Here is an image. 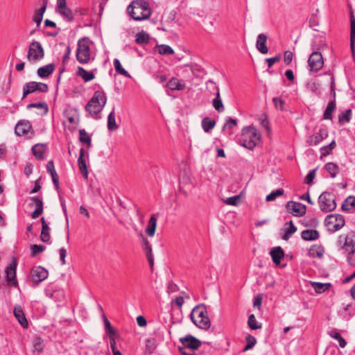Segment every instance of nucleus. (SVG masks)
<instances>
[{
  "label": "nucleus",
  "instance_id": "nucleus-35",
  "mask_svg": "<svg viewBox=\"0 0 355 355\" xmlns=\"http://www.w3.org/2000/svg\"><path fill=\"white\" fill-rule=\"evenodd\" d=\"M44 13V4H43L38 10H35L32 19L37 26L39 27L42 21L43 15Z\"/></svg>",
  "mask_w": 355,
  "mask_h": 355
},
{
  "label": "nucleus",
  "instance_id": "nucleus-19",
  "mask_svg": "<svg viewBox=\"0 0 355 355\" xmlns=\"http://www.w3.org/2000/svg\"><path fill=\"white\" fill-rule=\"evenodd\" d=\"M44 268L42 266L35 267L31 271V278L33 283L39 284L44 280Z\"/></svg>",
  "mask_w": 355,
  "mask_h": 355
},
{
  "label": "nucleus",
  "instance_id": "nucleus-18",
  "mask_svg": "<svg viewBox=\"0 0 355 355\" xmlns=\"http://www.w3.org/2000/svg\"><path fill=\"white\" fill-rule=\"evenodd\" d=\"M46 169L51 177L52 182L56 190L60 189L59 175L57 173L53 160H50L46 164Z\"/></svg>",
  "mask_w": 355,
  "mask_h": 355
},
{
  "label": "nucleus",
  "instance_id": "nucleus-21",
  "mask_svg": "<svg viewBox=\"0 0 355 355\" xmlns=\"http://www.w3.org/2000/svg\"><path fill=\"white\" fill-rule=\"evenodd\" d=\"M14 315L23 327H28V321L21 306L16 305L14 308Z\"/></svg>",
  "mask_w": 355,
  "mask_h": 355
},
{
  "label": "nucleus",
  "instance_id": "nucleus-47",
  "mask_svg": "<svg viewBox=\"0 0 355 355\" xmlns=\"http://www.w3.org/2000/svg\"><path fill=\"white\" fill-rule=\"evenodd\" d=\"M284 192V191L283 189H278L275 191H273L266 196V200L268 202L275 200L277 196L283 195Z\"/></svg>",
  "mask_w": 355,
  "mask_h": 355
},
{
  "label": "nucleus",
  "instance_id": "nucleus-33",
  "mask_svg": "<svg viewBox=\"0 0 355 355\" xmlns=\"http://www.w3.org/2000/svg\"><path fill=\"white\" fill-rule=\"evenodd\" d=\"M32 152L34 156L38 159H43L44 157V144H37L32 147Z\"/></svg>",
  "mask_w": 355,
  "mask_h": 355
},
{
  "label": "nucleus",
  "instance_id": "nucleus-26",
  "mask_svg": "<svg viewBox=\"0 0 355 355\" xmlns=\"http://www.w3.org/2000/svg\"><path fill=\"white\" fill-rule=\"evenodd\" d=\"M301 236L304 241H315L320 237V233L316 230H306L302 232Z\"/></svg>",
  "mask_w": 355,
  "mask_h": 355
},
{
  "label": "nucleus",
  "instance_id": "nucleus-44",
  "mask_svg": "<svg viewBox=\"0 0 355 355\" xmlns=\"http://www.w3.org/2000/svg\"><path fill=\"white\" fill-rule=\"evenodd\" d=\"M352 111L351 109L347 110L345 112L340 114L338 116V121L343 124L345 123H349L351 120Z\"/></svg>",
  "mask_w": 355,
  "mask_h": 355
},
{
  "label": "nucleus",
  "instance_id": "nucleus-1",
  "mask_svg": "<svg viewBox=\"0 0 355 355\" xmlns=\"http://www.w3.org/2000/svg\"><path fill=\"white\" fill-rule=\"evenodd\" d=\"M107 97L103 91H96L85 106V110L95 119H101L100 113L106 105Z\"/></svg>",
  "mask_w": 355,
  "mask_h": 355
},
{
  "label": "nucleus",
  "instance_id": "nucleus-3",
  "mask_svg": "<svg viewBox=\"0 0 355 355\" xmlns=\"http://www.w3.org/2000/svg\"><path fill=\"white\" fill-rule=\"evenodd\" d=\"M190 318L193 323L202 329L207 330L211 326L207 308L204 304L196 306L190 314Z\"/></svg>",
  "mask_w": 355,
  "mask_h": 355
},
{
  "label": "nucleus",
  "instance_id": "nucleus-42",
  "mask_svg": "<svg viewBox=\"0 0 355 355\" xmlns=\"http://www.w3.org/2000/svg\"><path fill=\"white\" fill-rule=\"evenodd\" d=\"M156 49L161 55H171L174 53L173 49L170 46L166 44L157 45Z\"/></svg>",
  "mask_w": 355,
  "mask_h": 355
},
{
  "label": "nucleus",
  "instance_id": "nucleus-61",
  "mask_svg": "<svg viewBox=\"0 0 355 355\" xmlns=\"http://www.w3.org/2000/svg\"><path fill=\"white\" fill-rule=\"evenodd\" d=\"M293 58V53L291 51H286L284 52V61L286 64H289Z\"/></svg>",
  "mask_w": 355,
  "mask_h": 355
},
{
  "label": "nucleus",
  "instance_id": "nucleus-22",
  "mask_svg": "<svg viewBox=\"0 0 355 355\" xmlns=\"http://www.w3.org/2000/svg\"><path fill=\"white\" fill-rule=\"evenodd\" d=\"M284 232L282 239L284 241H288L291 236L297 231V227L293 225V221L286 223L284 229Z\"/></svg>",
  "mask_w": 355,
  "mask_h": 355
},
{
  "label": "nucleus",
  "instance_id": "nucleus-58",
  "mask_svg": "<svg viewBox=\"0 0 355 355\" xmlns=\"http://www.w3.org/2000/svg\"><path fill=\"white\" fill-rule=\"evenodd\" d=\"M80 172L83 175L85 179L88 178V170L86 162L82 164H78Z\"/></svg>",
  "mask_w": 355,
  "mask_h": 355
},
{
  "label": "nucleus",
  "instance_id": "nucleus-34",
  "mask_svg": "<svg viewBox=\"0 0 355 355\" xmlns=\"http://www.w3.org/2000/svg\"><path fill=\"white\" fill-rule=\"evenodd\" d=\"M311 284L317 293H322L329 290L331 286L330 283H320L316 282H311Z\"/></svg>",
  "mask_w": 355,
  "mask_h": 355
},
{
  "label": "nucleus",
  "instance_id": "nucleus-11",
  "mask_svg": "<svg viewBox=\"0 0 355 355\" xmlns=\"http://www.w3.org/2000/svg\"><path fill=\"white\" fill-rule=\"evenodd\" d=\"M44 92V83L31 81L26 83L23 86V96L22 98H24L28 96L31 94H33L35 92Z\"/></svg>",
  "mask_w": 355,
  "mask_h": 355
},
{
  "label": "nucleus",
  "instance_id": "nucleus-9",
  "mask_svg": "<svg viewBox=\"0 0 355 355\" xmlns=\"http://www.w3.org/2000/svg\"><path fill=\"white\" fill-rule=\"evenodd\" d=\"M325 225L332 232L340 230L345 224V220L341 214H329L324 220Z\"/></svg>",
  "mask_w": 355,
  "mask_h": 355
},
{
  "label": "nucleus",
  "instance_id": "nucleus-28",
  "mask_svg": "<svg viewBox=\"0 0 355 355\" xmlns=\"http://www.w3.org/2000/svg\"><path fill=\"white\" fill-rule=\"evenodd\" d=\"M166 87L172 91H180L185 88V85L177 78H172L166 84Z\"/></svg>",
  "mask_w": 355,
  "mask_h": 355
},
{
  "label": "nucleus",
  "instance_id": "nucleus-27",
  "mask_svg": "<svg viewBox=\"0 0 355 355\" xmlns=\"http://www.w3.org/2000/svg\"><path fill=\"white\" fill-rule=\"evenodd\" d=\"M157 218L155 214H153L150 220L148 223L147 227L146 228V233L149 236H153L155 233L156 227H157Z\"/></svg>",
  "mask_w": 355,
  "mask_h": 355
},
{
  "label": "nucleus",
  "instance_id": "nucleus-46",
  "mask_svg": "<svg viewBox=\"0 0 355 355\" xmlns=\"http://www.w3.org/2000/svg\"><path fill=\"white\" fill-rule=\"evenodd\" d=\"M46 26L53 27L55 28V30L52 32H46V35H48V36L55 37L56 35H58V33L60 31V28H56L55 23L49 19H46Z\"/></svg>",
  "mask_w": 355,
  "mask_h": 355
},
{
  "label": "nucleus",
  "instance_id": "nucleus-43",
  "mask_svg": "<svg viewBox=\"0 0 355 355\" xmlns=\"http://www.w3.org/2000/svg\"><path fill=\"white\" fill-rule=\"evenodd\" d=\"M114 66L117 73L124 76L125 77L130 78V74L122 67L119 59L116 58L114 60Z\"/></svg>",
  "mask_w": 355,
  "mask_h": 355
},
{
  "label": "nucleus",
  "instance_id": "nucleus-7",
  "mask_svg": "<svg viewBox=\"0 0 355 355\" xmlns=\"http://www.w3.org/2000/svg\"><path fill=\"white\" fill-rule=\"evenodd\" d=\"M315 41H313L312 43V50L313 51L310 55L308 60V65L309 67L310 73L319 71L324 65V60L322 53L318 51L319 49L315 46Z\"/></svg>",
  "mask_w": 355,
  "mask_h": 355
},
{
  "label": "nucleus",
  "instance_id": "nucleus-40",
  "mask_svg": "<svg viewBox=\"0 0 355 355\" xmlns=\"http://www.w3.org/2000/svg\"><path fill=\"white\" fill-rule=\"evenodd\" d=\"M150 37L148 33L141 31L137 33L135 42L139 45L146 44L149 42Z\"/></svg>",
  "mask_w": 355,
  "mask_h": 355
},
{
  "label": "nucleus",
  "instance_id": "nucleus-37",
  "mask_svg": "<svg viewBox=\"0 0 355 355\" xmlns=\"http://www.w3.org/2000/svg\"><path fill=\"white\" fill-rule=\"evenodd\" d=\"M355 207V197L349 196L343 202L341 209L344 211L349 212L351 210Z\"/></svg>",
  "mask_w": 355,
  "mask_h": 355
},
{
  "label": "nucleus",
  "instance_id": "nucleus-41",
  "mask_svg": "<svg viewBox=\"0 0 355 355\" xmlns=\"http://www.w3.org/2000/svg\"><path fill=\"white\" fill-rule=\"evenodd\" d=\"M216 125V121L209 117H205L202 121V127L205 132H209Z\"/></svg>",
  "mask_w": 355,
  "mask_h": 355
},
{
  "label": "nucleus",
  "instance_id": "nucleus-30",
  "mask_svg": "<svg viewBox=\"0 0 355 355\" xmlns=\"http://www.w3.org/2000/svg\"><path fill=\"white\" fill-rule=\"evenodd\" d=\"M324 169L329 173L331 178H334L340 172L339 166L334 162H328L324 166Z\"/></svg>",
  "mask_w": 355,
  "mask_h": 355
},
{
  "label": "nucleus",
  "instance_id": "nucleus-6",
  "mask_svg": "<svg viewBox=\"0 0 355 355\" xmlns=\"http://www.w3.org/2000/svg\"><path fill=\"white\" fill-rule=\"evenodd\" d=\"M92 42L89 37H85L78 41L76 59L81 64H87L91 60L90 45Z\"/></svg>",
  "mask_w": 355,
  "mask_h": 355
},
{
  "label": "nucleus",
  "instance_id": "nucleus-14",
  "mask_svg": "<svg viewBox=\"0 0 355 355\" xmlns=\"http://www.w3.org/2000/svg\"><path fill=\"white\" fill-rule=\"evenodd\" d=\"M28 205L33 211L31 216L33 218H37L43 212V202L40 198L32 197L28 200Z\"/></svg>",
  "mask_w": 355,
  "mask_h": 355
},
{
  "label": "nucleus",
  "instance_id": "nucleus-15",
  "mask_svg": "<svg viewBox=\"0 0 355 355\" xmlns=\"http://www.w3.org/2000/svg\"><path fill=\"white\" fill-rule=\"evenodd\" d=\"M31 125L28 121L22 120L15 125V132L18 136H26L27 137L32 135Z\"/></svg>",
  "mask_w": 355,
  "mask_h": 355
},
{
  "label": "nucleus",
  "instance_id": "nucleus-13",
  "mask_svg": "<svg viewBox=\"0 0 355 355\" xmlns=\"http://www.w3.org/2000/svg\"><path fill=\"white\" fill-rule=\"evenodd\" d=\"M287 211L295 216H302L306 214V205L293 201H289L286 204Z\"/></svg>",
  "mask_w": 355,
  "mask_h": 355
},
{
  "label": "nucleus",
  "instance_id": "nucleus-29",
  "mask_svg": "<svg viewBox=\"0 0 355 355\" xmlns=\"http://www.w3.org/2000/svg\"><path fill=\"white\" fill-rule=\"evenodd\" d=\"M324 252V248L321 245H313L308 251L309 256L312 258H321L322 257Z\"/></svg>",
  "mask_w": 355,
  "mask_h": 355
},
{
  "label": "nucleus",
  "instance_id": "nucleus-4",
  "mask_svg": "<svg viewBox=\"0 0 355 355\" xmlns=\"http://www.w3.org/2000/svg\"><path fill=\"white\" fill-rule=\"evenodd\" d=\"M259 139L260 135L254 127L248 126L243 128L240 139V143L243 146L252 150Z\"/></svg>",
  "mask_w": 355,
  "mask_h": 355
},
{
  "label": "nucleus",
  "instance_id": "nucleus-23",
  "mask_svg": "<svg viewBox=\"0 0 355 355\" xmlns=\"http://www.w3.org/2000/svg\"><path fill=\"white\" fill-rule=\"evenodd\" d=\"M270 254L272 257V261L276 264H280L281 260L284 257V252L283 249L280 246L273 248L270 252Z\"/></svg>",
  "mask_w": 355,
  "mask_h": 355
},
{
  "label": "nucleus",
  "instance_id": "nucleus-17",
  "mask_svg": "<svg viewBox=\"0 0 355 355\" xmlns=\"http://www.w3.org/2000/svg\"><path fill=\"white\" fill-rule=\"evenodd\" d=\"M209 84L212 85L214 86V87L216 89V97L214 98L213 102H212L213 106L216 111H218V112H222L224 111L225 107L222 102V99H221L220 94L219 87L218 86H216V83L211 80H209L206 83L207 85H208Z\"/></svg>",
  "mask_w": 355,
  "mask_h": 355
},
{
  "label": "nucleus",
  "instance_id": "nucleus-57",
  "mask_svg": "<svg viewBox=\"0 0 355 355\" xmlns=\"http://www.w3.org/2000/svg\"><path fill=\"white\" fill-rule=\"evenodd\" d=\"M105 327L106 334L108 335L109 337L116 336V331L112 327L110 322H106V324H105Z\"/></svg>",
  "mask_w": 355,
  "mask_h": 355
},
{
  "label": "nucleus",
  "instance_id": "nucleus-63",
  "mask_svg": "<svg viewBox=\"0 0 355 355\" xmlns=\"http://www.w3.org/2000/svg\"><path fill=\"white\" fill-rule=\"evenodd\" d=\"M281 56L280 55H277L275 57L266 58V60L268 62V67L269 68L272 67V66L275 63L280 60Z\"/></svg>",
  "mask_w": 355,
  "mask_h": 355
},
{
  "label": "nucleus",
  "instance_id": "nucleus-10",
  "mask_svg": "<svg viewBox=\"0 0 355 355\" xmlns=\"http://www.w3.org/2000/svg\"><path fill=\"white\" fill-rule=\"evenodd\" d=\"M44 49L40 42L33 41L28 48L27 59L29 62L35 63L43 58Z\"/></svg>",
  "mask_w": 355,
  "mask_h": 355
},
{
  "label": "nucleus",
  "instance_id": "nucleus-45",
  "mask_svg": "<svg viewBox=\"0 0 355 355\" xmlns=\"http://www.w3.org/2000/svg\"><path fill=\"white\" fill-rule=\"evenodd\" d=\"M320 84L315 80L309 81L306 84L307 89L313 93L318 94L320 93Z\"/></svg>",
  "mask_w": 355,
  "mask_h": 355
},
{
  "label": "nucleus",
  "instance_id": "nucleus-54",
  "mask_svg": "<svg viewBox=\"0 0 355 355\" xmlns=\"http://www.w3.org/2000/svg\"><path fill=\"white\" fill-rule=\"evenodd\" d=\"M317 168H314L309 172L304 179V183L307 184H311L313 180L315 177Z\"/></svg>",
  "mask_w": 355,
  "mask_h": 355
},
{
  "label": "nucleus",
  "instance_id": "nucleus-16",
  "mask_svg": "<svg viewBox=\"0 0 355 355\" xmlns=\"http://www.w3.org/2000/svg\"><path fill=\"white\" fill-rule=\"evenodd\" d=\"M327 137L328 132L327 129L320 128L318 132H315L314 134H313L309 137L307 143L310 146H317Z\"/></svg>",
  "mask_w": 355,
  "mask_h": 355
},
{
  "label": "nucleus",
  "instance_id": "nucleus-2",
  "mask_svg": "<svg viewBox=\"0 0 355 355\" xmlns=\"http://www.w3.org/2000/svg\"><path fill=\"white\" fill-rule=\"evenodd\" d=\"M127 11L130 16L136 21L147 19L151 15L149 3L145 0L133 1L128 6Z\"/></svg>",
  "mask_w": 355,
  "mask_h": 355
},
{
  "label": "nucleus",
  "instance_id": "nucleus-48",
  "mask_svg": "<svg viewBox=\"0 0 355 355\" xmlns=\"http://www.w3.org/2000/svg\"><path fill=\"white\" fill-rule=\"evenodd\" d=\"M248 324L250 328L253 330H257L261 327L260 324H258L254 314L250 315Z\"/></svg>",
  "mask_w": 355,
  "mask_h": 355
},
{
  "label": "nucleus",
  "instance_id": "nucleus-62",
  "mask_svg": "<svg viewBox=\"0 0 355 355\" xmlns=\"http://www.w3.org/2000/svg\"><path fill=\"white\" fill-rule=\"evenodd\" d=\"M260 123L261 125L265 128L268 131L270 130V126H269V121L268 120L266 115H262L259 118Z\"/></svg>",
  "mask_w": 355,
  "mask_h": 355
},
{
  "label": "nucleus",
  "instance_id": "nucleus-12",
  "mask_svg": "<svg viewBox=\"0 0 355 355\" xmlns=\"http://www.w3.org/2000/svg\"><path fill=\"white\" fill-rule=\"evenodd\" d=\"M180 342L182 345V346H180L181 347H185V349L192 351L198 349L201 345V342L191 335H187L180 338Z\"/></svg>",
  "mask_w": 355,
  "mask_h": 355
},
{
  "label": "nucleus",
  "instance_id": "nucleus-31",
  "mask_svg": "<svg viewBox=\"0 0 355 355\" xmlns=\"http://www.w3.org/2000/svg\"><path fill=\"white\" fill-rule=\"evenodd\" d=\"M77 75L81 77L85 82L91 81L95 78L93 71H87L82 67H78Z\"/></svg>",
  "mask_w": 355,
  "mask_h": 355
},
{
  "label": "nucleus",
  "instance_id": "nucleus-64",
  "mask_svg": "<svg viewBox=\"0 0 355 355\" xmlns=\"http://www.w3.org/2000/svg\"><path fill=\"white\" fill-rule=\"evenodd\" d=\"M28 110H30L31 108H44V102H37V103H30L26 106Z\"/></svg>",
  "mask_w": 355,
  "mask_h": 355
},
{
  "label": "nucleus",
  "instance_id": "nucleus-59",
  "mask_svg": "<svg viewBox=\"0 0 355 355\" xmlns=\"http://www.w3.org/2000/svg\"><path fill=\"white\" fill-rule=\"evenodd\" d=\"M272 101L277 109H279L280 110H284V101L282 98L279 97H275L272 98Z\"/></svg>",
  "mask_w": 355,
  "mask_h": 355
},
{
  "label": "nucleus",
  "instance_id": "nucleus-8",
  "mask_svg": "<svg viewBox=\"0 0 355 355\" xmlns=\"http://www.w3.org/2000/svg\"><path fill=\"white\" fill-rule=\"evenodd\" d=\"M320 209L323 212H329L336 207L335 195L329 191L322 192L318 198Z\"/></svg>",
  "mask_w": 355,
  "mask_h": 355
},
{
  "label": "nucleus",
  "instance_id": "nucleus-5",
  "mask_svg": "<svg viewBox=\"0 0 355 355\" xmlns=\"http://www.w3.org/2000/svg\"><path fill=\"white\" fill-rule=\"evenodd\" d=\"M336 244L338 250L346 256L354 254L355 252V234L350 232L340 234Z\"/></svg>",
  "mask_w": 355,
  "mask_h": 355
},
{
  "label": "nucleus",
  "instance_id": "nucleus-51",
  "mask_svg": "<svg viewBox=\"0 0 355 355\" xmlns=\"http://www.w3.org/2000/svg\"><path fill=\"white\" fill-rule=\"evenodd\" d=\"M331 337L337 340L339 343V345L340 347L343 348L346 346L347 342L341 336V335L338 332H333L330 334Z\"/></svg>",
  "mask_w": 355,
  "mask_h": 355
},
{
  "label": "nucleus",
  "instance_id": "nucleus-49",
  "mask_svg": "<svg viewBox=\"0 0 355 355\" xmlns=\"http://www.w3.org/2000/svg\"><path fill=\"white\" fill-rule=\"evenodd\" d=\"M245 340H246L247 344H246L243 351H247L248 349H252L255 345V344L257 343L256 338L254 336H250V335H248L245 337Z\"/></svg>",
  "mask_w": 355,
  "mask_h": 355
},
{
  "label": "nucleus",
  "instance_id": "nucleus-55",
  "mask_svg": "<svg viewBox=\"0 0 355 355\" xmlns=\"http://www.w3.org/2000/svg\"><path fill=\"white\" fill-rule=\"evenodd\" d=\"M240 198H241L240 196L237 195V196L227 198L225 200V202L227 205L236 206L239 204Z\"/></svg>",
  "mask_w": 355,
  "mask_h": 355
},
{
  "label": "nucleus",
  "instance_id": "nucleus-32",
  "mask_svg": "<svg viewBox=\"0 0 355 355\" xmlns=\"http://www.w3.org/2000/svg\"><path fill=\"white\" fill-rule=\"evenodd\" d=\"M336 107V100H331L324 112L323 119L326 120L332 119V113L334 112Z\"/></svg>",
  "mask_w": 355,
  "mask_h": 355
},
{
  "label": "nucleus",
  "instance_id": "nucleus-56",
  "mask_svg": "<svg viewBox=\"0 0 355 355\" xmlns=\"http://www.w3.org/2000/svg\"><path fill=\"white\" fill-rule=\"evenodd\" d=\"M236 125H237L236 119H232L231 117H227L226 119V122L223 126V128L232 129L233 128L236 127Z\"/></svg>",
  "mask_w": 355,
  "mask_h": 355
},
{
  "label": "nucleus",
  "instance_id": "nucleus-53",
  "mask_svg": "<svg viewBox=\"0 0 355 355\" xmlns=\"http://www.w3.org/2000/svg\"><path fill=\"white\" fill-rule=\"evenodd\" d=\"M144 252H145L146 257L148 259L149 266H150L151 270H153V266H154V258H153V250H152V248L148 249V250H144Z\"/></svg>",
  "mask_w": 355,
  "mask_h": 355
},
{
  "label": "nucleus",
  "instance_id": "nucleus-25",
  "mask_svg": "<svg viewBox=\"0 0 355 355\" xmlns=\"http://www.w3.org/2000/svg\"><path fill=\"white\" fill-rule=\"evenodd\" d=\"M350 47L352 54H355V17L353 13L350 15Z\"/></svg>",
  "mask_w": 355,
  "mask_h": 355
},
{
  "label": "nucleus",
  "instance_id": "nucleus-24",
  "mask_svg": "<svg viewBox=\"0 0 355 355\" xmlns=\"http://www.w3.org/2000/svg\"><path fill=\"white\" fill-rule=\"evenodd\" d=\"M44 348L43 339L40 337H35L33 340V352L34 355H43Z\"/></svg>",
  "mask_w": 355,
  "mask_h": 355
},
{
  "label": "nucleus",
  "instance_id": "nucleus-39",
  "mask_svg": "<svg viewBox=\"0 0 355 355\" xmlns=\"http://www.w3.org/2000/svg\"><path fill=\"white\" fill-rule=\"evenodd\" d=\"M67 21L71 22L74 19L72 10L67 6L57 11Z\"/></svg>",
  "mask_w": 355,
  "mask_h": 355
},
{
  "label": "nucleus",
  "instance_id": "nucleus-50",
  "mask_svg": "<svg viewBox=\"0 0 355 355\" xmlns=\"http://www.w3.org/2000/svg\"><path fill=\"white\" fill-rule=\"evenodd\" d=\"M6 277L8 282H11L15 278V268L13 266L10 264L6 270Z\"/></svg>",
  "mask_w": 355,
  "mask_h": 355
},
{
  "label": "nucleus",
  "instance_id": "nucleus-20",
  "mask_svg": "<svg viewBox=\"0 0 355 355\" xmlns=\"http://www.w3.org/2000/svg\"><path fill=\"white\" fill-rule=\"evenodd\" d=\"M267 36L264 33H260L257 40L256 46L257 50L262 54H266L268 49L266 46Z\"/></svg>",
  "mask_w": 355,
  "mask_h": 355
},
{
  "label": "nucleus",
  "instance_id": "nucleus-60",
  "mask_svg": "<svg viewBox=\"0 0 355 355\" xmlns=\"http://www.w3.org/2000/svg\"><path fill=\"white\" fill-rule=\"evenodd\" d=\"M330 90H331V95L332 96L331 100H336V83H335V79H334V76H331V77Z\"/></svg>",
  "mask_w": 355,
  "mask_h": 355
},
{
  "label": "nucleus",
  "instance_id": "nucleus-52",
  "mask_svg": "<svg viewBox=\"0 0 355 355\" xmlns=\"http://www.w3.org/2000/svg\"><path fill=\"white\" fill-rule=\"evenodd\" d=\"M44 250V247L42 245H31V256L35 257L37 254L42 252Z\"/></svg>",
  "mask_w": 355,
  "mask_h": 355
},
{
  "label": "nucleus",
  "instance_id": "nucleus-38",
  "mask_svg": "<svg viewBox=\"0 0 355 355\" xmlns=\"http://www.w3.org/2000/svg\"><path fill=\"white\" fill-rule=\"evenodd\" d=\"M118 128L119 125L116 123L114 108H113L107 116V129L110 131H114Z\"/></svg>",
  "mask_w": 355,
  "mask_h": 355
},
{
  "label": "nucleus",
  "instance_id": "nucleus-36",
  "mask_svg": "<svg viewBox=\"0 0 355 355\" xmlns=\"http://www.w3.org/2000/svg\"><path fill=\"white\" fill-rule=\"evenodd\" d=\"M79 141L82 144H86L88 148L92 146V138L85 129H80L79 130Z\"/></svg>",
  "mask_w": 355,
  "mask_h": 355
}]
</instances>
